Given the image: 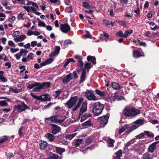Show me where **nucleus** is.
<instances>
[{
	"label": "nucleus",
	"mask_w": 159,
	"mask_h": 159,
	"mask_svg": "<svg viewBox=\"0 0 159 159\" xmlns=\"http://www.w3.org/2000/svg\"><path fill=\"white\" fill-rule=\"evenodd\" d=\"M51 85V84L49 82L41 83L33 82H29L27 87L30 89L34 88L33 89L32 91L34 92H38L40 91L41 89H45L47 88L50 87Z\"/></svg>",
	"instance_id": "obj_1"
},
{
	"label": "nucleus",
	"mask_w": 159,
	"mask_h": 159,
	"mask_svg": "<svg viewBox=\"0 0 159 159\" xmlns=\"http://www.w3.org/2000/svg\"><path fill=\"white\" fill-rule=\"evenodd\" d=\"M84 98L81 97L78 99V102L77 104L72 108V110L73 111H75L77 110L78 108L80 107L81 105L82 104V105L80 108L79 117L84 112H85L87 110V103L86 101L83 102Z\"/></svg>",
	"instance_id": "obj_2"
},
{
	"label": "nucleus",
	"mask_w": 159,
	"mask_h": 159,
	"mask_svg": "<svg viewBox=\"0 0 159 159\" xmlns=\"http://www.w3.org/2000/svg\"><path fill=\"white\" fill-rule=\"evenodd\" d=\"M144 120L143 118L139 119L136 121L129 124H127L128 130L126 131L125 133L127 134L130 133L132 131L137 129L139 126L144 124Z\"/></svg>",
	"instance_id": "obj_3"
},
{
	"label": "nucleus",
	"mask_w": 159,
	"mask_h": 159,
	"mask_svg": "<svg viewBox=\"0 0 159 159\" xmlns=\"http://www.w3.org/2000/svg\"><path fill=\"white\" fill-rule=\"evenodd\" d=\"M140 111L134 108L125 109L123 111V114L126 117L131 118L133 116H135L140 113Z\"/></svg>",
	"instance_id": "obj_4"
},
{
	"label": "nucleus",
	"mask_w": 159,
	"mask_h": 159,
	"mask_svg": "<svg viewBox=\"0 0 159 159\" xmlns=\"http://www.w3.org/2000/svg\"><path fill=\"white\" fill-rule=\"evenodd\" d=\"M103 108V105L99 102H96L93 106L92 111L95 115L98 116L102 112Z\"/></svg>",
	"instance_id": "obj_5"
},
{
	"label": "nucleus",
	"mask_w": 159,
	"mask_h": 159,
	"mask_svg": "<svg viewBox=\"0 0 159 159\" xmlns=\"http://www.w3.org/2000/svg\"><path fill=\"white\" fill-rule=\"evenodd\" d=\"M77 77V73L75 71H74L73 73H70L67 75L63 78L62 79V82L64 84H67L72 80L74 77V78H76Z\"/></svg>",
	"instance_id": "obj_6"
},
{
	"label": "nucleus",
	"mask_w": 159,
	"mask_h": 159,
	"mask_svg": "<svg viewBox=\"0 0 159 159\" xmlns=\"http://www.w3.org/2000/svg\"><path fill=\"white\" fill-rule=\"evenodd\" d=\"M31 96L33 98L38 100L43 101H46L50 100V96L47 94H42L39 96L35 95L34 93H31Z\"/></svg>",
	"instance_id": "obj_7"
},
{
	"label": "nucleus",
	"mask_w": 159,
	"mask_h": 159,
	"mask_svg": "<svg viewBox=\"0 0 159 159\" xmlns=\"http://www.w3.org/2000/svg\"><path fill=\"white\" fill-rule=\"evenodd\" d=\"M85 96L89 100H97V98L95 96L93 91L92 90H87L85 94Z\"/></svg>",
	"instance_id": "obj_8"
},
{
	"label": "nucleus",
	"mask_w": 159,
	"mask_h": 159,
	"mask_svg": "<svg viewBox=\"0 0 159 159\" xmlns=\"http://www.w3.org/2000/svg\"><path fill=\"white\" fill-rule=\"evenodd\" d=\"M78 100L77 96H74L71 97L70 100L67 102L66 105L69 108H70L75 106Z\"/></svg>",
	"instance_id": "obj_9"
},
{
	"label": "nucleus",
	"mask_w": 159,
	"mask_h": 159,
	"mask_svg": "<svg viewBox=\"0 0 159 159\" xmlns=\"http://www.w3.org/2000/svg\"><path fill=\"white\" fill-rule=\"evenodd\" d=\"M109 117V114L108 113L106 115L100 117L98 118V121L101 125H105L107 123L108 119Z\"/></svg>",
	"instance_id": "obj_10"
},
{
	"label": "nucleus",
	"mask_w": 159,
	"mask_h": 159,
	"mask_svg": "<svg viewBox=\"0 0 159 159\" xmlns=\"http://www.w3.org/2000/svg\"><path fill=\"white\" fill-rule=\"evenodd\" d=\"M14 107L17 110V111L20 112L24 111L26 109H29V107L24 103H22L17 105H14Z\"/></svg>",
	"instance_id": "obj_11"
},
{
	"label": "nucleus",
	"mask_w": 159,
	"mask_h": 159,
	"mask_svg": "<svg viewBox=\"0 0 159 159\" xmlns=\"http://www.w3.org/2000/svg\"><path fill=\"white\" fill-rule=\"evenodd\" d=\"M60 29L63 33L66 34L70 30V27L67 23H65L61 25Z\"/></svg>",
	"instance_id": "obj_12"
},
{
	"label": "nucleus",
	"mask_w": 159,
	"mask_h": 159,
	"mask_svg": "<svg viewBox=\"0 0 159 159\" xmlns=\"http://www.w3.org/2000/svg\"><path fill=\"white\" fill-rule=\"evenodd\" d=\"M49 125L51 126L52 133L53 134H56L59 132L61 130L60 128L57 125L53 124H50Z\"/></svg>",
	"instance_id": "obj_13"
},
{
	"label": "nucleus",
	"mask_w": 159,
	"mask_h": 159,
	"mask_svg": "<svg viewBox=\"0 0 159 159\" xmlns=\"http://www.w3.org/2000/svg\"><path fill=\"white\" fill-rule=\"evenodd\" d=\"M159 143V141H156L151 144L148 147V151L149 152L152 153L156 149L157 144Z\"/></svg>",
	"instance_id": "obj_14"
},
{
	"label": "nucleus",
	"mask_w": 159,
	"mask_h": 159,
	"mask_svg": "<svg viewBox=\"0 0 159 159\" xmlns=\"http://www.w3.org/2000/svg\"><path fill=\"white\" fill-rule=\"evenodd\" d=\"M140 50H141V49L134 51L133 55L134 58H138L140 57L144 56L143 52H141Z\"/></svg>",
	"instance_id": "obj_15"
},
{
	"label": "nucleus",
	"mask_w": 159,
	"mask_h": 159,
	"mask_svg": "<svg viewBox=\"0 0 159 159\" xmlns=\"http://www.w3.org/2000/svg\"><path fill=\"white\" fill-rule=\"evenodd\" d=\"M60 50V48L59 46H55L54 48V51L52 52L49 55L50 57H53L56 55H57Z\"/></svg>",
	"instance_id": "obj_16"
},
{
	"label": "nucleus",
	"mask_w": 159,
	"mask_h": 159,
	"mask_svg": "<svg viewBox=\"0 0 159 159\" xmlns=\"http://www.w3.org/2000/svg\"><path fill=\"white\" fill-rule=\"evenodd\" d=\"M48 119H49L50 120L55 123H61L64 121L63 120H61L60 119L57 118L56 116H51Z\"/></svg>",
	"instance_id": "obj_17"
},
{
	"label": "nucleus",
	"mask_w": 159,
	"mask_h": 159,
	"mask_svg": "<svg viewBox=\"0 0 159 159\" xmlns=\"http://www.w3.org/2000/svg\"><path fill=\"white\" fill-rule=\"evenodd\" d=\"M86 70H85L84 69L83 70L80 77V80L79 82L80 84L82 83L85 80L86 78Z\"/></svg>",
	"instance_id": "obj_18"
},
{
	"label": "nucleus",
	"mask_w": 159,
	"mask_h": 159,
	"mask_svg": "<svg viewBox=\"0 0 159 159\" xmlns=\"http://www.w3.org/2000/svg\"><path fill=\"white\" fill-rule=\"evenodd\" d=\"M127 124H126L124 126H120V127L118 130V133L119 134H121L123 132L125 131L126 129H127V131L128 130V127Z\"/></svg>",
	"instance_id": "obj_19"
},
{
	"label": "nucleus",
	"mask_w": 159,
	"mask_h": 159,
	"mask_svg": "<svg viewBox=\"0 0 159 159\" xmlns=\"http://www.w3.org/2000/svg\"><path fill=\"white\" fill-rule=\"evenodd\" d=\"M111 86L114 89L116 90H119L122 88V87L120 86L118 83L115 82L112 83Z\"/></svg>",
	"instance_id": "obj_20"
},
{
	"label": "nucleus",
	"mask_w": 159,
	"mask_h": 159,
	"mask_svg": "<svg viewBox=\"0 0 159 159\" xmlns=\"http://www.w3.org/2000/svg\"><path fill=\"white\" fill-rule=\"evenodd\" d=\"M122 154V151L121 150H119L115 153V156H114V159H120V157Z\"/></svg>",
	"instance_id": "obj_21"
},
{
	"label": "nucleus",
	"mask_w": 159,
	"mask_h": 159,
	"mask_svg": "<svg viewBox=\"0 0 159 159\" xmlns=\"http://www.w3.org/2000/svg\"><path fill=\"white\" fill-rule=\"evenodd\" d=\"M141 159H153L151 155L148 152L145 153L143 155Z\"/></svg>",
	"instance_id": "obj_22"
},
{
	"label": "nucleus",
	"mask_w": 159,
	"mask_h": 159,
	"mask_svg": "<svg viewBox=\"0 0 159 159\" xmlns=\"http://www.w3.org/2000/svg\"><path fill=\"white\" fill-rule=\"evenodd\" d=\"M45 137L50 142L53 141L55 139L54 136L52 134L49 133H47L45 135Z\"/></svg>",
	"instance_id": "obj_23"
},
{
	"label": "nucleus",
	"mask_w": 159,
	"mask_h": 159,
	"mask_svg": "<svg viewBox=\"0 0 159 159\" xmlns=\"http://www.w3.org/2000/svg\"><path fill=\"white\" fill-rule=\"evenodd\" d=\"M82 141V139H75L73 142V145L76 147H78Z\"/></svg>",
	"instance_id": "obj_24"
},
{
	"label": "nucleus",
	"mask_w": 159,
	"mask_h": 159,
	"mask_svg": "<svg viewBox=\"0 0 159 159\" xmlns=\"http://www.w3.org/2000/svg\"><path fill=\"white\" fill-rule=\"evenodd\" d=\"M93 123L90 120H88L83 123L81 125L85 127V128H87L89 126H92Z\"/></svg>",
	"instance_id": "obj_25"
},
{
	"label": "nucleus",
	"mask_w": 159,
	"mask_h": 159,
	"mask_svg": "<svg viewBox=\"0 0 159 159\" xmlns=\"http://www.w3.org/2000/svg\"><path fill=\"white\" fill-rule=\"evenodd\" d=\"M77 134L76 133H75L71 134H68L65 136V138L67 140H71Z\"/></svg>",
	"instance_id": "obj_26"
},
{
	"label": "nucleus",
	"mask_w": 159,
	"mask_h": 159,
	"mask_svg": "<svg viewBox=\"0 0 159 159\" xmlns=\"http://www.w3.org/2000/svg\"><path fill=\"white\" fill-rule=\"evenodd\" d=\"M91 116V114L89 113H85L81 116L80 121H83L85 120Z\"/></svg>",
	"instance_id": "obj_27"
},
{
	"label": "nucleus",
	"mask_w": 159,
	"mask_h": 159,
	"mask_svg": "<svg viewBox=\"0 0 159 159\" xmlns=\"http://www.w3.org/2000/svg\"><path fill=\"white\" fill-rule=\"evenodd\" d=\"M87 59L88 61H91L93 64L95 65L96 63V58L93 57L89 56L87 57Z\"/></svg>",
	"instance_id": "obj_28"
},
{
	"label": "nucleus",
	"mask_w": 159,
	"mask_h": 159,
	"mask_svg": "<svg viewBox=\"0 0 159 159\" xmlns=\"http://www.w3.org/2000/svg\"><path fill=\"white\" fill-rule=\"evenodd\" d=\"M56 152L61 155L62 154L63 152H65V149L64 148L59 147H56Z\"/></svg>",
	"instance_id": "obj_29"
},
{
	"label": "nucleus",
	"mask_w": 159,
	"mask_h": 159,
	"mask_svg": "<svg viewBox=\"0 0 159 159\" xmlns=\"http://www.w3.org/2000/svg\"><path fill=\"white\" fill-rule=\"evenodd\" d=\"M30 8L33 12H35L38 9V6L36 3L33 2L32 3V6L30 7Z\"/></svg>",
	"instance_id": "obj_30"
},
{
	"label": "nucleus",
	"mask_w": 159,
	"mask_h": 159,
	"mask_svg": "<svg viewBox=\"0 0 159 159\" xmlns=\"http://www.w3.org/2000/svg\"><path fill=\"white\" fill-rule=\"evenodd\" d=\"M40 148L41 150L45 149L47 147V143L46 142L43 141L39 144Z\"/></svg>",
	"instance_id": "obj_31"
},
{
	"label": "nucleus",
	"mask_w": 159,
	"mask_h": 159,
	"mask_svg": "<svg viewBox=\"0 0 159 159\" xmlns=\"http://www.w3.org/2000/svg\"><path fill=\"white\" fill-rule=\"evenodd\" d=\"M134 151L135 152L139 155L141 154L144 152L143 149L140 146L138 147L137 148L134 150Z\"/></svg>",
	"instance_id": "obj_32"
},
{
	"label": "nucleus",
	"mask_w": 159,
	"mask_h": 159,
	"mask_svg": "<svg viewBox=\"0 0 159 159\" xmlns=\"http://www.w3.org/2000/svg\"><path fill=\"white\" fill-rule=\"evenodd\" d=\"M95 92L97 94L101 97H103L106 95V93L103 91H101L98 89L95 90Z\"/></svg>",
	"instance_id": "obj_33"
},
{
	"label": "nucleus",
	"mask_w": 159,
	"mask_h": 159,
	"mask_svg": "<svg viewBox=\"0 0 159 159\" xmlns=\"http://www.w3.org/2000/svg\"><path fill=\"white\" fill-rule=\"evenodd\" d=\"M20 53L23 57H25L28 53V51L27 50L23 48L20 49Z\"/></svg>",
	"instance_id": "obj_34"
},
{
	"label": "nucleus",
	"mask_w": 159,
	"mask_h": 159,
	"mask_svg": "<svg viewBox=\"0 0 159 159\" xmlns=\"http://www.w3.org/2000/svg\"><path fill=\"white\" fill-rule=\"evenodd\" d=\"M115 142L114 140L111 139H109L107 141V144L108 147H113L114 146L113 144Z\"/></svg>",
	"instance_id": "obj_35"
},
{
	"label": "nucleus",
	"mask_w": 159,
	"mask_h": 159,
	"mask_svg": "<svg viewBox=\"0 0 159 159\" xmlns=\"http://www.w3.org/2000/svg\"><path fill=\"white\" fill-rule=\"evenodd\" d=\"M114 99L116 101H119L123 99V97L121 95H120L117 94H115L114 96Z\"/></svg>",
	"instance_id": "obj_36"
},
{
	"label": "nucleus",
	"mask_w": 159,
	"mask_h": 159,
	"mask_svg": "<svg viewBox=\"0 0 159 159\" xmlns=\"http://www.w3.org/2000/svg\"><path fill=\"white\" fill-rule=\"evenodd\" d=\"M145 135H146L149 137H153L154 136V134L151 132L145 131H144Z\"/></svg>",
	"instance_id": "obj_37"
},
{
	"label": "nucleus",
	"mask_w": 159,
	"mask_h": 159,
	"mask_svg": "<svg viewBox=\"0 0 159 159\" xmlns=\"http://www.w3.org/2000/svg\"><path fill=\"white\" fill-rule=\"evenodd\" d=\"M91 64L90 63L87 62L85 63L84 68L83 70L84 69L85 70H86V69H89L91 68Z\"/></svg>",
	"instance_id": "obj_38"
},
{
	"label": "nucleus",
	"mask_w": 159,
	"mask_h": 159,
	"mask_svg": "<svg viewBox=\"0 0 159 159\" xmlns=\"http://www.w3.org/2000/svg\"><path fill=\"white\" fill-rule=\"evenodd\" d=\"M8 139L7 136L5 135L0 138V144L6 141Z\"/></svg>",
	"instance_id": "obj_39"
},
{
	"label": "nucleus",
	"mask_w": 159,
	"mask_h": 159,
	"mask_svg": "<svg viewBox=\"0 0 159 159\" xmlns=\"http://www.w3.org/2000/svg\"><path fill=\"white\" fill-rule=\"evenodd\" d=\"M6 87L9 88V92L12 91L15 93H17L18 92V90L16 88L13 89L9 87L8 86H6Z\"/></svg>",
	"instance_id": "obj_40"
},
{
	"label": "nucleus",
	"mask_w": 159,
	"mask_h": 159,
	"mask_svg": "<svg viewBox=\"0 0 159 159\" xmlns=\"http://www.w3.org/2000/svg\"><path fill=\"white\" fill-rule=\"evenodd\" d=\"M0 106L1 107H6L8 106V104L4 100L0 101Z\"/></svg>",
	"instance_id": "obj_41"
},
{
	"label": "nucleus",
	"mask_w": 159,
	"mask_h": 159,
	"mask_svg": "<svg viewBox=\"0 0 159 159\" xmlns=\"http://www.w3.org/2000/svg\"><path fill=\"white\" fill-rule=\"evenodd\" d=\"M116 36H119L121 37L125 38L126 36L124 35V34L123 33L122 31L121 30L120 31L116 33Z\"/></svg>",
	"instance_id": "obj_42"
},
{
	"label": "nucleus",
	"mask_w": 159,
	"mask_h": 159,
	"mask_svg": "<svg viewBox=\"0 0 159 159\" xmlns=\"http://www.w3.org/2000/svg\"><path fill=\"white\" fill-rule=\"evenodd\" d=\"M83 6L87 9H89L90 7V6L89 4L86 2H83Z\"/></svg>",
	"instance_id": "obj_43"
},
{
	"label": "nucleus",
	"mask_w": 159,
	"mask_h": 159,
	"mask_svg": "<svg viewBox=\"0 0 159 159\" xmlns=\"http://www.w3.org/2000/svg\"><path fill=\"white\" fill-rule=\"evenodd\" d=\"M58 156L57 154H53L50 156L47 159H58Z\"/></svg>",
	"instance_id": "obj_44"
},
{
	"label": "nucleus",
	"mask_w": 159,
	"mask_h": 159,
	"mask_svg": "<svg viewBox=\"0 0 159 159\" xmlns=\"http://www.w3.org/2000/svg\"><path fill=\"white\" fill-rule=\"evenodd\" d=\"M133 32V31L132 30L125 31V34H124V35H125L126 37L125 38H127V36H129V34H132Z\"/></svg>",
	"instance_id": "obj_45"
},
{
	"label": "nucleus",
	"mask_w": 159,
	"mask_h": 159,
	"mask_svg": "<svg viewBox=\"0 0 159 159\" xmlns=\"http://www.w3.org/2000/svg\"><path fill=\"white\" fill-rule=\"evenodd\" d=\"M103 24L105 26H108L110 25V21L107 20L103 19L102 20Z\"/></svg>",
	"instance_id": "obj_46"
},
{
	"label": "nucleus",
	"mask_w": 159,
	"mask_h": 159,
	"mask_svg": "<svg viewBox=\"0 0 159 159\" xmlns=\"http://www.w3.org/2000/svg\"><path fill=\"white\" fill-rule=\"evenodd\" d=\"M145 134H144V132L140 134H139L135 136V138L136 139H141L142 137H143L144 136Z\"/></svg>",
	"instance_id": "obj_47"
},
{
	"label": "nucleus",
	"mask_w": 159,
	"mask_h": 159,
	"mask_svg": "<svg viewBox=\"0 0 159 159\" xmlns=\"http://www.w3.org/2000/svg\"><path fill=\"white\" fill-rule=\"evenodd\" d=\"M78 68L79 70H81L82 69V68L83 67L84 63L82 61H81L78 62Z\"/></svg>",
	"instance_id": "obj_48"
},
{
	"label": "nucleus",
	"mask_w": 159,
	"mask_h": 159,
	"mask_svg": "<svg viewBox=\"0 0 159 159\" xmlns=\"http://www.w3.org/2000/svg\"><path fill=\"white\" fill-rule=\"evenodd\" d=\"M74 58L77 60L78 62L82 61V56L79 55H75L74 56Z\"/></svg>",
	"instance_id": "obj_49"
},
{
	"label": "nucleus",
	"mask_w": 159,
	"mask_h": 159,
	"mask_svg": "<svg viewBox=\"0 0 159 159\" xmlns=\"http://www.w3.org/2000/svg\"><path fill=\"white\" fill-rule=\"evenodd\" d=\"M7 78L3 76L0 77V81L3 83L7 82Z\"/></svg>",
	"instance_id": "obj_50"
},
{
	"label": "nucleus",
	"mask_w": 159,
	"mask_h": 159,
	"mask_svg": "<svg viewBox=\"0 0 159 159\" xmlns=\"http://www.w3.org/2000/svg\"><path fill=\"white\" fill-rule=\"evenodd\" d=\"M24 14H21V13H20L17 16V18L18 19V20H24V18L23 17Z\"/></svg>",
	"instance_id": "obj_51"
},
{
	"label": "nucleus",
	"mask_w": 159,
	"mask_h": 159,
	"mask_svg": "<svg viewBox=\"0 0 159 159\" xmlns=\"http://www.w3.org/2000/svg\"><path fill=\"white\" fill-rule=\"evenodd\" d=\"M72 43V41L70 39L66 40L64 43V45H67L68 44H70Z\"/></svg>",
	"instance_id": "obj_52"
},
{
	"label": "nucleus",
	"mask_w": 159,
	"mask_h": 159,
	"mask_svg": "<svg viewBox=\"0 0 159 159\" xmlns=\"http://www.w3.org/2000/svg\"><path fill=\"white\" fill-rule=\"evenodd\" d=\"M21 56V54L20 53V51L19 52L17 53L15 55V57L17 60H18L20 59Z\"/></svg>",
	"instance_id": "obj_53"
},
{
	"label": "nucleus",
	"mask_w": 159,
	"mask_h": 159,
	"mask_svg": "<svg viewBox=\"0 0 159 159\" xmlns=\"http://www.w3.org/2000/svg\"><path fill=\"white\" fill-rule=\"evenodd\" d=\"M19 50V49L18 48H11L10 51L12 53H14L17 52Z\"/></svg>",
	"instance_id": "obj_54"
},
{
	"label": "nucleus",
	"mask_w": 159,
	"mask_h": 159,
	"mask_svg": "<svg viewBox=\"0 0 159 159\" xmlns=\"http://www.w3.org/2000/svg\"><path fill=\"white\" fill-rule=\"evenodd\" d=\"M62 91L61 90H57L55 91V97L57 98L60 95L61 92Z\"/></svg>",
	"instance_id": "obj_55"
},
{
	"label": "nucleus",
	"mask_w": 159,
	"mask_h": 159,
	"mask_svg": "<svg viewBox=\"0 0 159 159\" xmlns=\"http://www.w3.org/2000/svg\"><path fill=\"white\" fill-rule=\"evenodd\" d=\"M39 26L45 27L46 26L45 24L43 21L40 22L38 25Z\"/></svg>",
	"instance_id": "obj_56"
},
{
	"label": "nucleus",
	"mask_w": 159,
	"mask_h": 159,
	"mask_svg": "<svg viewBox=\"0 0 159 159\" xmlns=\"http://www.w3.org/2000/svg\"><path fill=\"white\" fill-rule=\"evenodd\" d=\"M132 144V142L131 141H129L126 143H125V148H127L130 146L131 144Z\"/></svg>",
	"instance_id": "obj_57"
},
{
	"label": "nucleus",
	"mask_w": 159,
	"mask_h": 159,
	"mask_svg": "<svg viewBox=\"0 0 159 159\" xmlns=\"http://www.w3.org/2000/svg\"><path fill=\"white\" fill-rule=\"evenodd\" d=\"M54 60L52 58H50L47 60L46 61L47 64L51 63Z\"/></svg>",
	"instance_id": "obj_58"
},
{
	"label": "nucleus",
	"mask_w": 159,
	"mask_h": 159,
	"mask_svg": "<svg viewBox=\"0 0 159 159\" xmlns=\"http://www.w3.org/2000/svg\"><path fill=\"white\" fill-rule=\"evenodd\" d=\"M34 54L33 53H30L27 56V58L29 59V61L30 60H32L33 57L32 56H33Z\"/></svg>",
	"instance_id": "obj_59"
},
{
	"label": "nucleus",
	"mask_w": 159,
	"mask_h": 159,
	"mask_svg": "<svg viewBox=\"0 0 159 159\" xmlns=\"http://www.w3.org/2000/svg\"><path fill=\"white\" fill-rule=\"evenodd\" d=\"M23 129V127H21L19 130L18 131V134L20 136H21L22 135V130Z\"/></svg>",
	"instance_id": "obj_60"
},
{
	"label": "nucleus",
	"mask_w": 159,
	"mask_h": 159,
	"mask_svg": "<svg viewBox=\"0 0 159 159\" xmlns=\"http://www.w3.org/2000/svg\"><path fill=\"white\" fill-rule=\"evenodd\" d=\"M66 10L69 13H71L72 12V9L71 7H67Z\"/></svg>",
	"instance_id": "obj_61"
},
{
	"label": "nucleus",
	"mask_w": 159,
	"mask_h": 159,
	"mask_svg": "<svg viewBox=\"0 0 159 159\" xmlns=\"http://www.w3.org/2000/svg\"><path fill=\"white\" fill-rule=\"evenodd\" d=\"M20 33L19 31H16L14 32L13 35L14 36L18 37L20 35Z\"/></svg>",
	"instance_id": "obj_62"
},
{
	"label": "nucleus",
	"mask_w": 159,
	"mask_h": 159,
	"mask_svg": "<svg viewBox=\"0 0 159 159\" xmlns=\"http://www.w3.org/2000/svg\"><path fill=\"white\" fill-rule=\"evenodd\" d=\"M8 44L10 46H15V43L14 42L11 40H9L8 41Z\"/></svg>",
	"instance_id": "obj_63"
},
{
	"label": "nucleus",
	"mask_w": 159,
	"mask_h": 159,
	"mask_svg": "<svg viewBox=\"0 0 159 159\" xmlns=\"http://www.w3.org/2000/svg\"><path fill=\"white\" fill-rule=\"evenodd\" d=\"M19 37L21 41H23L26 38V35H21L19 36Z\"/></svg>",
	"instance_id": "obj_64"
}]
</instances>
